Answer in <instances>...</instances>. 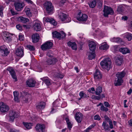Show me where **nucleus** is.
<instances>
[{
    "label": "nucleus",
    "instance_id": "4",
    "mask_svg": "<svg viewBox=\"0 0 132 132\" xmlns=\"http://www.w3.org/2000/svg\"><path fill=\"white\" fill-rule=\"evenodd\" d=\"M88 18L87 15L83 14L80 11L78 13L77 19L80 21H86Z\"/></svg>",
    "mask_w": 132,
    "mask_h": 132
},
{
    "label": "nucleus",
    "instance_id": "60",
    "mask_svg": "<svg viewBox=\"0 0 132 132\" xmlns=\"http://www.w3.org/2000/svg\"><path fill=\"white\" fill-rule=\"evenodd\" d=\"M24 1H25L26 2L29 4H32L33 3V2L31 0H23Z\"/></svg>",
    "mask_w": 132,
    "mask_h": 132
},
{
    "label": "nucleus",
    "instance_id": "55",
    "mask_svg": "<svg viewBox=\"0 0 132 132\" xmlns=\"http://www.w3.org/2000/svg\"><path fill=\"white\" fill-rule=\"evenodd\" d=\"M12 37L11 36L10 37L6 38H5V39L6 42L9 43V42L11 41L12 40Z\"/></svg>",
    "mask_w": 132,
    "mask_h": 132
},
{
    "label": "nucleus",
    "instance_id": "44",
    "mask_svg": "<svg viewBox=\"0 0 132 132\" xmlns=\"http://www.w3.org/2000/svg\"><path fill=\"white\" fill-rule=\"evenodd\" d=\"M29 10L25 11L26 15L29 17L31 16L32 15V13L30 9H28Z\"/></svg>",
    "mask_w": 132,
    "mask_h": 132
},
{
    "label": "nucleus",
    "instance_id": "46",
    "mask_svg": "<svg viewBox=\"0 0 132 132\" xmlns=\"http://www.w3.org/2000/svg\"><path fill=\"white\" fill-rule=\"evenodd\" d=\"M100 110L101 111L107 112L108 110V109L107 108L105 107L103 105H102L101 106Z\"/></svg>",
    "mask_w": 132,
    "mask_h": 132
},
{
    "label": "nucleus",
    "instance_id": "39",
    "mask_svg": "<svg viewBox=\"0 0 132 132\" xmlns=\"http://www.w3.org/2000/svg\"><path fill=\"white\" fill-rule=\"evenodd\" d=\"M104 118L105 120V121H106L107 122H108L109 125H110V126L111 127L112 126V123H113L111 119H110L106 115H105L104 117Z\"/></svg>",
    "mask_w": 132,
    "mask_h": 132
},
{
    "label": "nucleus",
    "instance_id": "47",
    "mask_svg": "<svg viewBox=\"0 0 132 132\" xmlns=\"http://www.w3.org/2000/svg\"><path fill=\"white\" fill-rule=\"evenodd\" d=\"M47 13L49 14H52L53 13L54 9H46Z\"/></svg>",
    "mask_w": 132,
    "mask_h": 132
},
{
    "label": "nucleus",
    "instance_id": "45",
    "mask_svg": "<svg viewBox=\"0 0 132 132\" xmlns=\"http://www.w3.org/2000/svg\"><path fill=\"white\" fill-rule=\"evenodd\" d=\"M27 47L30 51H34L35 50V47L33 46L28 45L27 46Z\"/></svg>",
    "mask_w": 132,
    "mask_h": 132
},
{
    "label": "nucleus",
    "instance_id": "1",
    "mask_svg": "<svg viewBox=\"0 0 132 132\" xmlns=\"http://www.w3.org/2000/svg\"><path fill=\"white\" fill-rule=\"evenodd\" d=\"M100 64L102 68L106 69L108 71L110 69L112 65L110 59L109 58H105L101 61Z\"/></svg>",
    "mask_w": 132,
    "mask_h": 132
},
{
    "label": "nucleus",
    "instance_id": "8",
    "mask_svg": "<svg viewBox=\"0 0 132 132\" xmlns=\"http://www.w3.org/2000/svg\"><path fill=\"white\" fill-rule=\"evenodd\" d=\"M9 107L2 102H0V111L3 113L7 112L9 110Z\"/></svg>",
    "mask_w": 132,
    "mask_h": 132
},
{
    "label": "nucleus",
    "instance_id": "30",
    "mask_svg": "<svg viewBox=\"0 0 132 132\" xmlns=\"http://www.w3.org/2000/svg\"><path fill=\"white\" fill-rule=\"evenodd\" d=\"M45 103L43 102H42L38 104L36 108L38 110H42L43 109L45 108Z\"/></svg>",
    "mask_w": 132,
    "mask_h": 132
},
{
    "label": "nucleus",
    "instance_id": "53",
    "mask_svg": "<svg viewBox=\"0 0 132 132\" xmlns=\"http://www.w3.org/2000/svg\"><path fill=\"white\" fill-rule=\"evenodd\" d=\"M11 36V34L10 33L8 32H6L4 33V36L5 37V38H6Z\"/></svg>",
    "mask_w": 132,
    "mask_h": 132
},
{
    "label": "nucleus",
    "instance_id": "62",
    "mask_svg": "<svg viewBox=\"0 0 132 132\" xmlns=\"http://www.w3.org/2000/svg\"><path fill=\"white\" fill-rule=\"evenodd\" d=\"M95 125H92L91 126H89L88 128H87L88 129V130H89V131H90V130L93 128H94L95 126Z\"/></svg>",
    "mask_w": 132,
    "mask_h": 132
},
{
    "label": "nucleus",
    "instance_id": "17",
    "mask_svg": "<svg viewBox=\"0 0 132 132\" xmlns=\"http://www.w3.org/2000/svg\"><path fill=\"white\" fill-rule=\"evenodd\" d=\"M67 45L71 47L73 50H76L77 49V46L75 42H71L70 41L68 42L67 43Z\"/></svg>",
    "mask_w": 132,
    "mask_h": 132
},
{
    "label": "nucleus",
    "instance_id": "56",
    "mask_svg": "<svg viewBox=\"0 0 132 132\" xmlns=\"http://www.w3.org/2000/svg\"><path fill=\"white\" fill-rule=\"evenodd\" d=\"M37 71L38 72H40L42 71V69L41 68L40 65H39L37 67Z\"/></svg>",
    "mask_w": 132,
    "mask_h": 132
},
{
    "label": "nucleus",
    "instance_id": "14",
    "mask_svg": "<svg viewBox=\"0 0 132 132\" xmlns=\"http://www.w3.org/2000/svg\"><path fill=\"white\" fill-rule=\"evenodd\" d=\"M35 128L37 131L38 132H43L45 128V126L43 124H37Z\"/></svg>",
    "mask_w": 132,
    "mask_h": 132
},
{
    "label": "nucleus",
    "instance_id": "25",
    "mask_svg": "<svg viewBox=\"0 0 132 132\" xmlns=\"http://www.w3.org/2000/svg\"><path fill=\"white\" fill-rule=\"evenodd\" d=\"M123 82V80L122 79L117 77L116 79L114 84L115 86H119L121 85Z\"/></svg>",
    "mask_w": 132,
    "mask_h": 132
},
{
    "label": "nucleus",
    "instance_id": "10",
    "mask_svg": "<svg viewBox=\"0 0 132 132\" xmlns=\"http://www.w3.org/2000/svg\"><path fill=\"white\" fill-rule=\"evenodd\" d=\"M107 122L106 121H104L102 124V126L104 129L105 131H109L111 129L113 128V123H112V126L111 127L110 125L109 126L107 123Z\"/></svg>",
    "mask_w": 132,
    "mask_h": 132
},
{
    "label": "nucleus",
    "instance_id": "31",
    "mask_svg": "<svg viewBox=\"0 0 132 132\" xmlns=\"http://www.w3.org/2000/svg\"><path fill=\"white\" fill-rule=\"evenodd\" d=\"M109 46L106 43H102L99 47L100 49L101 50H106L108 48Z\"/></svg>",
    "mask_w": 132,
    "mask_h": 132
},
{
    "label": "nucleus",
    "instance_id": "16",
    "mask_svg": "<svg viewBox=\"0 0 132 132\" xmlns=\"http://www.w3.org/2000/svg\"><path fill=\"white\" fill-rule=\"evenodd\" d=\"M26 84L29 87H33L35 86L36 81L32 79H29L26 81Z\"/></svg>",
    "mask_w": 132,
    "mask_h": 132
},
{
    "label": "nucleus",
    "instance_id": "54",
    "mask_svg": "<svg viewBox=\"0 0 132 132\" xmlns=\"http://www.w3.org/2000/svg\"><path fill=\"white\" fill-rule=\"evenodd\" d=\"M68 0H61L60 2V5L62 6Z\"/></svg>",
    "mask_w": 132,
    "mask_h": 132
},
{
    "label": "nucleus",
    "instance_id": "49",
    "mask_svg": "<svg viewBox=\"0 0 132 132\" xmlns=\"http://www.w3.org/2000/svg\"><path fill=\"white\" fill-rule=\"evenodd\" d=\"M60 39L64 38L66 36V34L63 31H62L61 33L60 34Z\"/></svg>",
    "mask_w": 132,
    "mask_h": 132
},
{
    "label": "nucleus",
    "instance_id": "24",
    "mask_svg": "<svg viewBox=\"0 0 132 132\" xmlns=\"http://www.w3.org/2000/svg\"><path fill=\"white\" fill-rule=\"evenodd\" d=\"M44 6L46 8H53V7L50 1H46L44 4Z\"/></svg>",
    "mask_w": 132,
    "mask_h": 132
},
{
    "label": "nucleus",
    "instance_id": "50",
    "mask_svg": "<svg viewBox=\"0 0 132 132\" xmlns=\"http://www.w3.org/2000/svg\"><path fill=\"white\" fill-rule=\"evenodd\" d=\"M94 119L95 120L99 121L101 119V118L99 115H96L94 116Z\"/></svg>",
    "mask_w": 132,
    "mask_h": 132
},
{
    "label": "nucleus",
    "instance_id": "48",
    "mask_svg": "<svg viewBox=\"0 0 132 132\" xmlns=\"http://www.w3.org/2000/svg\"><path fill=\"white\" fill-rule=\"evenodd\" d=\"M9 121L11 122H13L14 121V119L15 118V117H12L11 116H9Z\"/></svg>",
    "mask_w": 132,
    "mask_h": 132
},
{
    "label": "nucleus",
    "instance_id": "21",
    "mask_svg": "<svg viewBox=\"0 0 132 132\" xmlns=\"http://www.w3.org/2000/svg\"><path fill=\"white\" fill-rule=\"evenodd\" d=\"M14 5L15 8H22L25 5L23 2H15Z\"/></svg>",
    "mask_w": 132,
    "mask_h": 132
},
{
    "label": "nucleus",
    "instance_id": "61",
    "mask_svg": "<svg viewBox=\"0 0 132 132\" xmlns=\"http://www.w3.org/2000/svg\"><path fill=\"white\" fill-rule=\"evenodd\" d=\"M104 105L107 107H109L110 106L109 103L107 102H104Z\"/></svg>",
    "mask_w": 132,
    "mask_h": 132
},
{
    "label": "nucleus",
    "instance_id": "33",
    "mask_svg": "<svg viewBox=\"0 0 132 132\" xmlns=\"http://www.w3.org/2000/svg\"><path fill=\"white\" fill-rule=\"evenodd\" d=\"M102 87L100 86H98L96 89L95 93L96 95L98 96L100 95V94L102 92Z\"/></svg>",
    "mask_w": 132,
    "mask_h": 132
},
{
    "label": "nucleus",
    "instance_id": "3",
    "mask_svg": "<svg viewBox=\"0 0 132 132\" xmlns=\"http://www.w3.org/2000/svg\"><path fill=\"white\" fill-rule=\"evenodd\" d=\"M53 43L50 41H47L41 46V48L43 51H46L51 49L52 47Z\"/></svg>",
    "mask_w": 132,
    "mask_h": 132
},
{
    "label": "nucleus",
    "instance_id": "38",
    "mask_svg": "<svg viewBox=\"0 0 132 132\" xmlns=\"http://www.w3.org/2000/svg\"><path fill=\"white\" fill-rule=\"evenodd\" d=\"M9 115L12 117H15V118L18 117V116L17 113L13 111H10Z\"/></svg>",
    "mask_w": 132,
    "mask_h": 132
},
{
    "label": "nucleus",
    "instance_id": "40",
    "mask_svg": "<svg viewBox=\"0 0 132 132\" xmlns=\"http://www.w3.org/2000/svg\"><path fill=\"white\" fill-rule=\"evenodd\" d=\"M96 3V0H93L89 4L90 7L92 8H94L95 6Z\"/></svg>",
    "mask_w": 132,
    "mask_h": 132
},
{
    "label": "nucleus",
    "instance_id": "59",
    "mask_svg": "<svg viewBox=\"0 0 132 132\" xmlns=\"http://www.w3.org/2000/svg\"><path fill=\"white\" fill-rule=\"evenodd\" d=\"M10 132H19V131L15 129H11Z\"/></svg>",
    "mask_w": 132,
    "mask_h": 132
},
{
    "label": "nucleus",
    "instance_id": "6",
    "mask_svg": "<svg viewBox=\"0 0 132 132\" xmlns=\"http://www.w3.org/2000/svg\"><path fill=\"white\" fill-rule=\"evenodd\" d=\"M0 52L1 55L3 56H6L9 53L7 48L5 45L0 46Z\"/></svg>",
    "mask_w": 132,
    "mask_h": 132
},
{
    "label": "nucleus",
    "instance_id": "29",
    "mask_svg": "<svg viewBox=\"0 0 132 132\" xmlns=\"http://www.w3.org/2000/svg\"><path fill=\"white\" fill-rule=\"evenodd\" d=\"M45 21L47 22H49L54 25H55L56 24L54 19L50 18H47L45 19Z\"/></svg>",
    "mask_w": 132,
    "mask_h": 132
},
{
    "label": "nucleus",
    "instance_id": "36",
    "mask_svg": "<svg viewBox=\"0 0 132 132\" xmlns=\"http://www.w3.org/2000/svg\"><path fill=\"white\" fill-rule=\"evenodd\" d=\"M65 120L66 122L68 128L70 130L72 128V125L70 121L68 118H65Z\"/></svg>",
    "mask_w": 132,
    "mask_h": 132
},
{
    "label": "nucleus",
    "instance_id": "20",
    "mask_svg": "<svg viewBox=\"0 0 132 132\" xmlns=\"http://www.w3.org/2000/svg\"><path fill=\"white\" fill-rule=\"evenodd\" d=\"M88 46L90 50L93 52H94L95 49L96 45L95 43L93 42H91L89 43Z\"/></svg>",
    "mask_w": 132,
    "mask_h": 132
},
{
    "label": "nucleus",
    "instance_id": "35",
    "mask_svg": "<svg viewBox=\"0 0 132 132\" xmlns=\"http://www.w3.org/2000/svg\"><path fill=\"white\" fill-rule=\"evenodd\" d=\"M52 34L53 37L56 38L60 39V33L55 31L52 32Z\"/></svg>",
    "mask_w": 132,
    "mask_h": 132
},
{
    "label": "nucleus",
    "instance_id": "37",
    "mask_svg": "<svg viewBox=\"0 0 132 132\" xmlns=\"http://www.w3.org/2000/svg\"><path fill=\"white\" fill-rule=\"evenodd\" d=\"M23 123L26 128L28 129L31 128L32 123H31L23 122Z\"/></svg>",
    "mask_w": 132,
    "mask_h": 132
},
{
    "label": "nucleus",
    "instance_id": "11",
    "mask_svg": "<svg viewBox=\"0 0 132 132\" xmlns=\"http://www.w3.org/2000/svg\"><path fill=\"white\" fill-rule=\"evenodd\" d=\"M103 12L105 17H108L109 15H113L114 13L113 9H103Z\"/></svg>",
    "mask_w": 132,
    "mask_h": 132
},
{
    "label": "nucleus",
    "instance_id": "63",
    "mask_svg": "<svg viewBox=\"0 0 132 132\" xmlns=\"http://www.w3.org/2000/svg\"><path fill=\"white\" fill-rule=\"evenodd\" d=\"M132 92V89L130 88L127 92V94L128 95H130Z\"/></svg>",
    "mask_w": 132,
    "mask_h": 132
},
{
    "label": "nucleus",
    "instance_id": "9",
    "mask_svg": "<svg viewBox=\"0 0 132 132\" xmlns=\"http://www.w3.org/2000/svg\"><path fill=\"white\" fill-rule=\"evenodd\" d=\"M102 74L99 70L97 69L96 70L94 75V78L95 81L100 80L102 78Z\"/></svg>",
    "mask_w": 132,
    "mask_h": 132
},
{
    "label": "nucleus",
    "instance_id": "57",
    "mask_svg": "<svg viewBox=\"0 0 132 132\" xmlns=\"http://www.w3.org/2000/svg\"><path fill=\"white\" fill-rule=\"evenodd\" d=\"M16 27L17 29L19 30H21L22 29V26L19 24H17L16 26Z\"/></svg>",
    "mask_w": 132,
    "mask_h": 132
},
{
    "label": "nucleus",
    "instance_id": "7",
    "mask_svg": "<svg viewBox=\"0 0 132 132\" xmlns=\"http://www.w3.org/2000/svg\"><path fill=\"white\" fill-rule=\"evenodd\" d=\"M7 70L9 72L12 78L14 79V81H16L18 80L17 78L15 72L13 68L11 67H8L7 68Z\"/></svg>",
    "mask_w": 132,
    "mask_h": 132
},
{
    "label": "nucleus",
    "instance_id": "32",
    "mask_svg": "<svg viewBox=\"0 0 132 132\" xmlns=\"http://www.w3.org/2000/svg\"><path fill=\"white\" fill-rule=\"evenodd\" d=\"M18 20L19 21L25 23L29 21L28 19L22 16L19 17L18 18Z\"/></svg>",
    "mask_w": 132,
    "mask_h": 132
},
{
    "label": "nucleus",
    "instance_id": "52",
    "mask_svg": "<svg viewBox=\"0 0 132 132\" xmlns=\"http://www.w3.org/2000/svg\"><path fill=\"white\" fill-rule=\"evenodd\" d=\"M92 98L93 99L100 100V97L99 96L93 95L92 96Z\"/></svg>",
    "mask_w": 132,
    "mask_h": 132
},
{
    "label": "nucleus",
    "instance_id": "58",
    "mask_svg": "<svg viewBox=\"0 0 132 132\" xmlns=\"http://www.w3.org/2000/svg\"><path fill=\"white\" fill-rule=\"evenodd\" d=\"M91 91H95V89L94 88V87H92L90 88H89L88 90V91L90 93H92Z\"/></svg>",
    "mask_w": 132,
    "mask_h": 132
},
{
    "label": "nucleus",
    "instance_id": "19",
    "mask_svg": "<svg viewBox=\"0 0 132 132\" xmlns=\"http://www.w3.org/2000/svg\"><path fill=\"white\" fill-rule=\"evenodd\" d=\"M31 38L33 43H35L39 41L40 37L38 34L36 33L32 35Z\"/></svg>",
    "mask_w": 132,
    "mask_h": 132
},
{
    "label": "nucleus",
    "instance_id": "13",
    "mask_svg": "<svg viewBox=\"0 0 132 132\" xmlns=\"http://www.w3.org/2000/svg\"><path fill=\"white\" fill-rule=\"evenodd\" d=\"M23 51V47H20L17 49L16 54L18 56L22 57L24 55Z\"/></svg>",
    "mask_w": 132,
    "mask_h": 132
},
{
    "label": "nucleus",
    "instance_id": "12",
    "mask_svg": "<svg viewBox=\"0 0 132 132\" xmlns=\"http://www.w3.org/2000/svg\"><path fill=\"white\" fill-rule=\"evenodd\" d=\"M57 59L55 57L51 58L48 59L46 61V63L48 65H54L57 61Z\"/></svg>",
    "mask_w": 132,
    "mask_h": 132
},
{
    "label": "nucleus",
    "instance_id": "41",
    "mask_svg": "<svg viewBox=\"0 0 132 132\" xmlns=\"http://www.w3.org/2000/svg\"><path fill=\"white\" fill-rule=\"evenodd\" d=\"M125 37L128 41H130L132 39V34L130 33H127L125 34Z\"/></svg>",
    "mask_w": 132,
    "mask_h": 132
},
{
    "label": "nucleus",
    "instance_id": "23",
    "mask_svg": "<svg viewBox=\"0 0 132 132\" xmlns=\"http://www.w3.org/2000/svg\"><path fill=\"white\" fill-rule=\"evenodd\" d=\"M119 51L123 54H126L130 52V50L126 47L121 48L119 49Z\"/></svg>",
    "mask_w": 132,
    "mask_h": 132
},
{
    "label": "nucleus",
    "instance_id": "42",
    "mask_svg": "<svg viewBox=\"0 0 132 132\" xmlns=\"http://www.w3.org/2000/svg\"><path fill=\"white\" fill-rule=\"evenodd\" d=\"M95 54L94 52H91L89 53L88 57L89 60H92L95 58Z\"/></svg>",
    "mask_w": 132,
    "mask_h": 132
},
{
    "label": "nucleus",
    "instance_id": "5",
    "mask_svg": "<svg viewBox=\"0 0 132 132\" xmlns=\"http://www.w3.org/2000/svg\"><path fill=\"white\" fill-rule=\"evenodd\" d=\"M42 24L38 21H35L34 22L33 28L34 30L38 31L42 30Z\"/></svg>",
    "mask_w": 132,
    "mask_h": 132
},
{
    "label": "nucleus",
    "instance_id": "2",
    "mask_svg": "<svg viewBox=\"0 0 132 132\" xmlns=\"http://www.w3.org/2000/svg\"><path fill=\"white\" fill-rule=\"evenodd\" d=\"M59 19L62 21L64 23L68 22L71 20V18L68 17L67 15L63 12H60L58 14Z\"/></svg>",
    "mask_w": 132,
    "mask_h": 132
},
{
    "label": "nucleus",
    "instance_id": "51",
    "mask_svg": "<svg viewBox=\"0 0 132 132\" xmlns=\"http://www.w3.org/2000/svg\"><path fill=\"white\" fill-rule=\"evenodd\" d=\"M10 11L11 13L13 15L18 14V13L17 12L14 11L13 10V9H11L10 10Z\"/></svg>",
    "mask_w": 132,
    "mask_h": 132
},
{
    "label": "nucleus",
    "instance_id": "27",
    "mask_svg": "<svg viewBox=\"0 0 132 132\" xmlns=\"http://www.w3.org/2000/svg\"><path fill=\"white\" fill-rule=\"evenodd\" d=\"M126 75V73L124 71H122L121 72H118L116 74V77L118 78L122 79Z\"/></svg>",
    "mask_w": 132,
    "mask_h": 132
},
{
    "label": "nucleus",
    "instance_id": "22",
    "mask_svg": "<svg viewBox=\"0 0 132 132\" xmlns=\"http://www.w3.org/2000/svg\"><path fill=\"white\" fill-rule=\"evenodd\" d=\"M41 79L47 86L51 85V80L48 77H44L41 78Z\"/></svg>",
    "mask_w": 132,
    "mask_h": 132
},
{
    "label": "nucleus",
    "instance_id": "34",
    "mask_svg": "<svg viewBox=\"0 0 132 132\" xmlns=\"http://www.w3.org/2000/svg\"><path fill=\"white\" fill-rule=\"evenodd\" d=\"M79 95L80 97V98L79 99V100H80L81 98H87L89 97V96L87 95L85 93H84L83 91H81L79 93Z\"/></svg>",
    "mask_w": 132,
    "mask_h": 132
},
{
    "label": "nucleus",
    "instance_id": "28",
    "mask_svg": "<svg viewBox=\"0 0 132 132\" xmlns=\"http://www.w3.org/2000/svg\"><path fill=\"white\" fill-rule=\"evenodd\" d=\"M14 100L17 102H20V99L19 96V93L16 91H15L13 92Z\"/></svg>",
    "mask_w": 132,
    "mask_h": 132
},
{
    "label": "nucleus",
    "instance_id": "26",
    "mask_svg": "<svg viewBox=\"0 0 132 132\" xmlns=\"http://www.w3.org/2000/svg\"><path fill=\"white\" fill-rule=\"evenodd\" d=\"M123 61V59L120 56H117L116 61V64L118 66L120 65Z\"/></svg>",
    "mask_w": 132,
    "mask_h": 132
},
{
    "label": "nucleus",
    "instance_id": "18",
    "mask_svg": "<svg viewBox=\"0 0 132 132\" xmlns=\"http://www.w3.org/2000/svg\"><path fill=\"white\" fill-rule=\"evenodd\" d=\"M21 96L25 98L26 99L24 101L27 102L28 101L29 97H31V95L25 91H23L21 92Z\"/></svg>",
    "mask_w": 132,
    "mask_h": 132
},
{
    "label": "nucleus",
    "instance_id": "64",
    "mask_svg": "<svg viewBox=\"0 0 132 132\" xmlns=\"http://www.w3.org/2000/svg\"><path fill=\"white\" fill-rule=\"evenodd\" d=\"M129 125L130 126H132V119H131L128 121Z\"/></svg>",
    "mask_w": 132,
    "mask_h": 132
},
{
    "label": "nucleus",
    "instance_id": "15",
    "mask_svg": "<svg viewBox=\"0 0 132 132\" xmlns=\"http://www.w3.org/2000/svg\"><path fill=\"white\" fill-rule=\"evenodd\" d=\"M82 114L80 112H78L75 114V118L78 123H80L82 121Z\"/></svg>",
    "mask_w": 132,
    "mask_h": 132
},
{
    "label": "nucleus",
    "instance_id": "43",
    "mask_svg": "<svg viewBox=\"0 0 132 132\" xmlns=\"http://www.w3.org/2000/svg\"><path fill=\"white\" fill-rule=\"evenodd\" d=\"M117 11L120 14H123L126 13V11L125 9H117Z\"/></svg>",
    "mask_w": 132,
    "mask_h": 132
}]
</instances>
